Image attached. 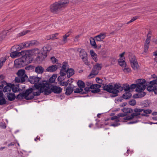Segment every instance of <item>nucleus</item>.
Returning <instances> with one entry per match:
<instances>
[{"mask_svg":"<svg viewBox=\"0 0 157 157\" xmlns=\"http://www.w3.org/2000/svg\"><path fill=\"white\" fill-rule=\"evenodd\" d=\"M57 77V75H53L49 80V82L53 83L55 81V79Z\"/></svg>","mask_w":157,"mask_h":157,"instance_id":"nucleus-37","label":"nucleus"},{"mask_svg":"<svg viewBox=\"0 0 157 157\" xmlns=\"http://www.w3.org/2000/svg\"><path fill=\"white\" fill-rule=\"evenodd\" d=\"M11 90L13 92L16 93L19 91V86L18 85H15L12 84Z\"/></svg>","mask_w":157,"mask_h":157,"instance_id":"nucleus-26","label":"nucleus"},{"mask_svg":"<svg viewBox=\"0 0 157 157\" xmlns=\"http://www.w3.org/2000/svg\"><path fill=\"white\" fill-rule=\"evenodd\" d=\"M59 83L60 86H66L68 85L67 81L66 82H63L62 81H61V82H59Z\"/></svg>","mask_w":157,"mask_h":157,"instance_id":"nucleus-49","label":"nucleus"},{"mask_svg":"<svg viewBox=\"0 0 157 157\" xmlns=\"http://www.w3.org/2000/svg\"><path fill=\"white\" fill-rule=\"evenodd\" d=\"M57 69V67L56 65H52L49 66L46 69L47 71L50 72H53L55 71Z\"/></svg>","mask_w":157,"mask_h":157,"instance_id":"nucleus-21","label":"nucleus"},{"mask_svg":"<svg viewBox=\"0 0 157 157\" xmlns=\"http://www.w3.org/2000/svg\"><path fill=\"white\" fill-rule=\"evenodd\" d=\"M146 87L145 85H137L136 90L137 92H141L145 89Z\"/></svg>","mask_w":157,"mask_h":157,"instance_id":"nucleus-18","label":"nucleus"},{"mask_svg":"<svg viewBox=\"0 0 157 157\" xmlns=\"http://www.w3.org/2000/svg\"><path fill=\"white\" fill-rule=\"evenodd\" d=\"M136 104V101L134 99L130 100L129 102V104L131 105H134Z\"/></svg>","mask_w":157,"mask_h":157,"instance_id":"nucleus-54","label":"nucleus"},{"mask_svg":"<svg viewBox=\"0 0 157 157\" xmlns=\"http://www.w3.org/2000/svg\"><path fill=\"white\" fill-rule=\"evenodd\" d=\"M77 84L79 87L83 89L85 87V84L81 80H78L77 82Z\"/></svg>","mask_w":157,"mask_h":157,"instance_id":"nucleus-32","label":"nucleus"},{"mask_svg":"<svg viewBox=\"0 0 157 157\" xmlns=\"http://www.w3.org/2000/svg\"><path fill=\"white\" fill-rule=\"evenodd\" d=\"M33 89L31 88L26 90L25 92L23 93L25 95V98L27 100H29L33 98Z\"/></svg>","mask_w":157,"mask_h":157,"instance_id":"nucleus-11","label":"nucleus"},{"mask_svg":"<svg viewBox=\"0 0 157 157\" xmlns=\"http://www.w3.org/2000/svg\"><path fill=\"white\" fill-rule=\"evenodd\" d=\"M74 71L72 69H68L67 71V75L68 78H69L74 75Z\"/></svg>","mask_w":157,"mask_h":157,"instance_id":"nucleus-25","label":"nucleus"},{"mask_svg":"<svg viewBox=\"0 0 157 157\" xmlns=\"http://www.w3.org/2000/svg\"><path fill=\"white\" fill-rule=\"evenodd\" d=\"M121 59L118 60V63L119 65L122 67L123 68L125 67H126V64L124 60Z\"/></svg>","mask_w":157,"mask_h":157,"instance_id":"nucleus-33","label":"nucleus"},{"mask_svg":"<svg viewBox=\"0 0 157 157\" xmlns=\"http://www.w3.org/2000/svg\"><path fill=\"white\" fill-rule=\"evenodd\" d=\"M39 50L36 49L33 50L25 51L22 56L19 59H17L14 61V66L17 68H20L25 66L30 63V57L33 55V53L37 54L39 57H40L39 53Z\"/></svg>","mask_w":157,"mask_h":157,"instance_id":"nucleus-1","label":"nucleus"},{"mask_svg":"<svg viewBox=\"0 0 157 157\" xmlns=\"http://www.w3.org/2000/svg\"><path fill=\"white\" fill-rule=\"evenodd\" d=\"M127 117H128V116H125V113H119L117 116H114L111 117V120H115L117 122L119 121H126L128 120H126L124 121V118Z\"/></svg>","mask_w":157,"mask_h":157,"instance_id":"nucleus-10","label":"nucleus"},{"mask_svg":"<svg viewBox=\"0 0 157 157\" xmlns=\"http://www.w3.org/2000/svg\"><path fill=\"white\" fill-rule=\"evenodd\" d=\"M35 71L38 74H41L44 72V69L42 66H38L36 67Z\"/></svg>","mask_w":157,"mask_h":157,"instance_id":"nucleus-16","label":"nucleus"},{"mask_svg":"<svg viewBox=\"0 0 157 157\" xmlns=\"http://www.w3.org/2000/svg\"><path fill=\"white\" fill-rule=\"evenodd\" d=\"M138 92L139 93V94H140L139 97H140V98L144 97L146 94L144 92Z\"/></svg>","mask_w":157,"mask_h":157,"instance_id":"nucleus-58","label":"nucleus"},{"mask_svg":"<svg viewBox=\"0 0 157 157\" xmlns=\"http://www.w3.org/2000/svg\"><path fill=\"white\" fill-rule=\"evenodd\" d=\"M66 76L63 75H61L59 76L58 78V80L59 82H61L64 80H65Z\"/></svg>","mask_w":157,"mask_h":157,"instance_id":"nucleus-47","label":"nucleus"},{"mask_svg":"<svg viewBox=\"0 0 157 157\" xmlns=\"http://www.w3.org/2000/svg\"><path fill=\"white\" fill-rule=\"evenodd\" d=\"M104 90L114 94L113 97L117 96V94L123 90V88L120 85L115 84L113 87L112 85H108L102 87Z\"/></svg>","mask_w":157,"mask_h":157,"instance_id":"nucleus-6","label":"nucleus"},{"mask_svg":"<svg viewBox=\"0 0 157 157\" xmlns=\"http://www.w3.org/2000/svg\"><path fill=\"white\" fill-rule=\"evenodd\" d=\"M7 33L6 31H3L2 33L0 34V40H3L5 38L6 35Z\"/></svg>","mask_w":157,"mask_h":157,"instance_id":"nucleus-39","label":"nucleus"},{"mask_svg":"<svg viewBox=\"0 0 157 157\" xmlns=\"http://www.w3.org/2000/svg\"><path fill=\"white\" fill-rule=\"evenodd\" d=\"M73 89L71 87H67L66 89L65 94L67 95H69L73 92Z\"/></svg>","mask_w":157,"mask_h":157,"instance_id":"nucleus-27","label":"nucleus"},{"mask_svg":"<svg viewBox=\"0 0 157 157\" xmlns=\"http://www.w3.org/2000/svg\"><path fill=\"white\" fill-rule=\"evenodd\" d=\"M25 98V95L24 93H20L16 97V98L18 100L22 99L23 98Z\"/></svg>","mask_w":157,"mask_h":157,"instance_id":"nucleus-41","label":"nucleus"},{"mask_svg":"<svg viewBox=\"0 0 157 157\" xmlns=\"http://www.w3.org/2000/svg\"><path fill=\"white\" fill-rule=\"evenodd\" d=\"M71 33V32L70 31L63 36L62 41L64 44H65L67 42V38L70 36Z\"/></svg>","mask_w":157,"mask_h":157,"instance_id":"nucleus-19","label":"nucleus"},{"mask_svg":"<svg viewBox=\"0 0 157 157\" xmlns=\"http://www.w3.org/2000/svg\"><path fill=\"white\" fill-rule=\"evenodd\" d=\"M102 67V64L97 63L94 66L91 73L88 76V78H91L94 77L98 74V71L101 70Z\"/></svg>","mask_w":157,"mask_h":157,"instance_id":"nucleus-7","label":"nucleus"},{"mask_svg":"<svg viewBox=\"0 0 157 157\" xmlns=\"http://www.w3.org/2000/svg\"><path fill=\"white\" fill-rule=\"evenodd\" d=\"M129 59L132 67L135 70L138 69L139 66L135 56L133 55L130 56Z\"/></svg>","mask_w":157,"mask_h":157,"instance_id":"nucleus-9","label":"nucleus"},{"mask_svg":"<svg viewBox=\"0 0 157 157\" xmlns=\"http://www.w3.org/2000/svg\"><path fill=\"white\" fill-rule=\"evenodd\" d=\"M105 37V34H100V35L96 36L95 38L96 40L100 41L104 39Z\"/></svg>","mask_w":157,"mask_h":157,"instance_id":"nucleus-20","label":"nucleus"},{"mask_svg":"<svg viewBox=\"0 0 157 157\" xmlns=\"http://www.w3.org/2000/svg\"><path fill=\"white\" fill-rule=\"evenodd\" d=\"M78 51L79 52V56L81 58L87 56L86 52L83 49L78 48Z\"/></svg>","mask_w":157,"mask_h":157,"instance_id":"nucleus-23","label":"nucleus"},{"mask_svg":"<svg viewBox=\"0 0 157 157\" xmlns=\"http://www.w3.org/2000/svg\"><path fill=\"white\" fill-rule=\"evenodd\" d=\"M15 47V46H14L12 47L11 48L12 52L10 53V56L12 58H16L18 57L21 56V55L24 54L25 53L24 51H22L21 52H19L18 51L20 50H18L16 48H13Z\"/></svg>","mask_w":157,"mask_h":157,"instance_id":"nucleus-8","label":"nucleus"},{"mask_svg":"<svg viewBox=\"0 0 157 157\" xmlns=\"http://www.w3.org/2000/svg\"><path fill=\"white\" fill-rule=\"evenodd\" d=\"M66 70L61 69L59 73L61 75H63L64 76H66Z\"/></svg>","mask_w":157,"mask_h":157,"instance_id":"nucleus-52","label":"nucleus"},{"mask_svg":"<svg viewBox=\"0 0 157 157\" xmlns=\"http://www.w3.org/2000/svg\"><path fill=\"white\" fill-rule=\"evenodd\" d=\"M26 79H25L24 78H22L19 76L16 77L15 78V81L16 82H24Z\"/></svg>","mask_w":157,"mask_h":157,"instance_id":"nucleus-28","label":"nucleus"},{"mask_svg":"<svg viewBox=\"0 0 157 157\" xmlns=\"http://www.w3.org/2000/svg\"><path fill=\"white\" fill-rule=\"evenodd\" d=\"M149 45L145 44L144 45V52H147L149 48Z\"/></svg>","mask_w":157,"mask_h":157,"instance_id":"nucleus-60","label":"nucleus"},{"mask_svg":"<svg viewBox=\"0 0 157 157\" xmlns=\"http://www.w3.org/2000/svg\"><path fill=\"white\" fill-rule=\"evenodd\" d=\"M126 111V112L127 113H131L133 112V110L132 109L129 108H127Z\"/></svg>","mask_w":157,"mask_h":157,"instance_id":"nucleus-57","label":"nucleus"},{"mask_svg":"<svg viewBox=\"0 0 157 157\" xmlns=\"http://www.w3.org/2000/svg\"><path fill=\"white\" fill-rule=\"evenodd\" d=\"M6 84L7 83L5 81L3 80L1 81L0 82V89L4 88V87L6 86Z\"/></svg>","mask_w":157,"mask_h":157,"instance_id":"nucleus-42","label":"nucleus"},{"mask_svg":"<svg viewBox=\"0 0 157 157\" xmlns=\"http://www.w3.org/2000/svg\"><path fill=\"white\" fill-rule=\"evenodd\" d=\"M30 46V42H25L22 43L21 44L19 45H15L13 48H16L18 50H21L23 48L28 47Z\"/></svg>","mask_w":157,"mask_h":157,"instance_id":"nucleus-12","label":"nucleus"},{"mask_svg":"<svg viewBox=\"0 0 157 157\" xmlns=\"http://www.w3.org/2000/svg\"><path fill=\"white\" fill-rule=\"evenodd\" d=\"M137 85H145V80L144 79H139L136 81Z\"/></svg>","mask_w":157,"mask_h":157,"instance_id":"nucleus-29","label":"nucleus"},{"mask_svg":"<svg viewBox=\"0 0 157 157\" xmlns=\"http://www.w3.org/2000/svg\"><path fill=\"white\" fill-rule=\"evenodd\" d=\"M68 67V64L66 62H64L63 63V66L61 69L66 70V69H67Z\"/></svg>","mask_w":157,"mask_h":157,"instance_id":"nucleus-45","label":"nucleus"},{"mask_svg":"<svg viewBox=\"0 0 157 157\" xmlns=\"http://www.w3.org/2000/svg\"><path fill=\"white\" fill-rule=\"evenodd\" d=\"M130 89H134V88H136H136L137 84H132L130 86Z\"/></svg>","mask_w":157,"mask_h":157,"instance_id":"nucleus-62","label":"nucleus"},{"mask_svg":"<svg viewBox=\"0 0 157 157\" xmlns=\"http://www.w3.org/2000/svg\"><path fill=\"white\" fill-rule=\"evenodd\" d=\"M96 81L97 83L99 84H101L102 83V80L99 78H96Z\"/></svg>","mask_w":157,"mask_h":157,"instance_id":"nucleus-56","label":"nucleus"},{"mask_svg":"<svg viewBox=\"0 0 157 157\" xmlns=\"http://www.w3.org/2000/svg\"><path fill=\"white\" fill-rule=\"evenodd\" d=\"M38 44V42L37 41L35 40L32 41L30 42V46L36 45Z\"/></svg>","mask_w":157,"mask_h":157,"instance_id":"nucleus-51","label":"nucleus"},{"mask_svg":"<svg viewBox=\"0 0 157 157\" xmlns=\"http://www.w3.org/2000/svg\"><path fill=\"white\" fill-rule=\"evenodd\" d=\"M122 70L124 71V72L125 73H129L131 71V69L126 66V67H124L123 68Z\"/></svg>","mask_w":157,"mask_h":157,"instance_id":"nucleus-44","label":"nucleus"},{"mask_svg":"<svg viewBox=\"0 0 157 157\" xmlns=\"http://www.w3.org/2000/svg\"><path fill=\"white\" fill-rule=\"evenodd\" d=\"M137 18H138L137 17H133L131 19V20L129 21L127 23V24H128L130 23L131 22H133V21H135V20L137 19Z\"/></svg>","mask_w":157,"mask_h":157,"instance_id":"nucleus-55","label":"nucleus"},{"mask_svg":"<svg viewBox=\"0 0 157 157\" xmlns=\"http://www.w3.org/2000/svg\"><path fill=\"white\" fill-rule=\"evenodd\" d=\"M41 79V78L32 76L29 78V81L31 83L34 84V86L36 89H39L40 88L41 91L43 92L42 89L44 88L45 84H46L47 82L44 81L41 82H40Z\"/></svg>","mask_w":157,"mask_h":157,"instance_id":"nucleus-4","label":"nucleus"},{"mask_svg":"<svg viewBox=\"0 0 157 157\" xmlns=\"http://www.w3.org/2000/svg\"><path fill=\"white\" fill-rule=\"evenodd\" d=\"M125 91H129L130 90V87L129 85L126 84L124 85L123 87H121Z\"/></svg>","mask_w":157,"mask_h":157,"instance_id":"nucleus-38","label":"nucleus"},{"mask_svg":"<svg viewBox=\"0 0 157 157\" xmlns=\"http://www.w3.org/2000/svg\"><path fill=\"white\" fill-rule=\"evenodd\" d=\"M90 53L92 59L95 62H97L98 60L97 54L92 50L90 51Z\"/></svg>","mask_w":157,"mask_h":157,"instance_id":"nucleus-24","label":"nucleus"},{"mask_svg":"<svg viewBox=\"0 0 157 157\" xmlns=\"http://www.w3.org/2000/svg\"><path fill=\"white\" fill-rule=\"evenodd\" d=\"M155 86L154 85H150L148 86L147 88V90L149 91H154Z\"/></svg>","mask_w":157,"mask_h":157,"instance_id":"nucleus-40","label":"nucleus"},{"mask_svg":"<svg viewBox=\"0 0 157 157\" xmlns=\"http://www.w3.org/2000/svg\"><path fill=\"white\" fill-rule=\"evenodd\" d=\"M73 79L72 78H70L67 81L68 84H69L70 85L71 84V83L73 81Z\"/></svg>","mask_w":157,"mask_h":157,"instance_id":"nucleus-63","label":"nucleus"},{"mask_svg":"<svg viewBox=\"0 0 157 157\" xmlns=\"http://www.w3.org/2000/svg\"><path fill=\"white\" fill-rule=\"evenodd\" d=\"M90 43L91 45L93 46L94 48H96L97 46L96 44L95 40L92 38H90Z\"/></svg>","mask_w":157,"mask_h":157,"instance_id":"nucleus-34","label":"nucleus"},{"mask_svg":"<svg viewBox=\"0 0 157 157\" xmlns=\"http://www.w3.org/2000/svg\"><path fill=\"white\" fill-rule=\"evenodd\" d=\"M83 89L82 88H77L75 89L74 90V92L76 93H81V94H83L85 93V92H83Z\"/></svg>","mask_w":157,"mask_h":157,"instance_id":"nucleus-35","label":"nucleus"},{"mask_svg":"<svg viewBox=\"0 0 157 157\" xmlns=\"http://www.w3.org/2000/svg\"><path fill=\"white\" fill-rule=\"evenodd\" d=\"M69 3L68 0H60L56 2L50 6V11L54 13H58L63 10Z\"/></svg>","mask_w":157,"mask_h":157,"instance_id":"nucleus-2","label":"nucleus"},{"mask_svg":"<svg viewBox=\"0 0 157 157\" xmlns=\"http://www.w3.org/2000/svg\"><path fill=\"white\" fill-rule=\"evenodd\" d=\"M134 113H132L131 115L124 118V121L139 118L140 115L147 117V114H150L152 112V111L151 109L144 110L140 109H135L134 110Z\"/></svg>","mask_w":157,"mask_h":157,"instance_id":"nucleus-3","label":"nucleus"},{"mask_svg":"<svg viewBox=\"0 0 157 157\" xmlns=\"http://www.w3.org/2000/svg\"><path fill=\"white\" fill-rule=\"evenodd\" d=\"M40 88V90H38V89H37V90H35L34 91H33V94L32 95L33 96V97L35 96L39 95L40 94V93L41 92L44 93V92H42L41 91L40 88Z\"/></svg>","mask_w":157,"mask_h":157,"instance_id":"nucleus-30","label":"nucleus"},{"mask_svg":"<svg viewBox=\"0 0 157 157\" xmlns=\"http://www.w3.org/2000/svg\"><path fill=\"white\" fill-rule=\"evenodd\" d=\"M7 97L8 100L11 101L14 100L16 98L14 94L10 93L7 94Z\"/></svg>","mask_w":157,"mask_h":157,"instance_id":"nucleus-17","label":"nucleus"},{"mask_svg":"<svg viewBox=\"0 0 157 157\" xmlns=\"http://www.w3.org/2000/svg\"><path fill=\"white\" fill-rule=\"evenodd\" d=\"M101 86L97 84L92 85L90 87V89H92L91 92L92 93H95L99 92L100 91V88Z\"/></svg>","mask_w":157,"mask_h":157,"instance_id":"nucleus-13","label":"nucleus"},{"mask_svg":"<svg viewBox=\"0 0 157 157\" xmlns=\"http://www.w3.org/2000/svg\"><path fill=\"white\" fill-rule=\"evenodd\" d=\"M43 51L42 52V54L44 55L45 57L47 56V52L49 51L51 49V47L49 45H47L44 47L43 48Z\"/></svg>","mask_w":157,"mask_h":157,"instance_id":"nucleus-14","label":"nucleus"},{"mask_svg":"<svg viewBox=\"0 0 157 157\" xmlns=\"http://www.w3.org/2000/svg\"><path fill=\"white\" fill-rule=\"evenodd\" d=\"M29 31V30H25L19 33L18 34L19 36H22L26 34Z\"/></svg>","mask_w":157,"mask_h":157,"instance_id":"nucleus-50","label":"nucleus"},{"mask_svg":"<svg viewBox=\"0 0 157 157\" xmlns=\"http://www.w3.org/2000/svg\"><path fill=\"white\" fill-rule=\"evenodd\" d=\"M51 59L53 63H55L56 62L57 59L54 57H52Z\"/></svg>","mask_w":157,"mask_h":157,"instance_id":"nucleus-61","label":"nucleus"},{"mask_svg":"<svg viewBox=\"0 0 157 157\" xmlns=\"http://www.w3.org/2000/svg\"><path fill=\"white\" fill-rule=\"evenodd\" d=\"M150 84L151 85L157 84V76L152 81L150 82Z\"/></svg>","mask_w":157,"mask_h":157,"instance_id":"nucleus-48","label":"nucleus"},{"mask_svg":"<svg viewBox=\"0 0 157 157\" xmlns=\"http://www.w3.org/2000/svg\"><path fill=\"white\" fill-rule=\"evenodd\" d=\"M45 85L44 88L42 89V90L46 95H48L52 92L59 94L62 91V89L58 86L50 85L47 82Z\"/></svg>","mask_w":157,"mask_h":157,"instance_id":"nucleus-5","label":"nucleus"},{"mask_svg":"<svg viewBox=\"0 0 157 157\" xmlns=\"http://www.w3.org/2000/svg\"><path fill=\"white\" fill-rule=\"evenodd\" d=\"M25 71L24 70L21 69L19 70L17 73L18 76L24 78L25 79H26L27 78V75L25 74Z\"/></svg>","mask_w":157,"mask_h":157,"instance_id":"nucleus-15","label":"nucleus"},{"mask_svg":"<svg viewBox=\"0 0 157 157\" xmlns=\"http://www.w3.org/2000/svg\"><path fill=\"white\" fill-rule=\"evenodd\" d=\"M6 101L4 98H0V105H2L5 104H6Z\"/></svg>","mask_w":157,"mask_h":157,"instance_id":"nucleus-46","label":"nucleus"},{"mask_svg":"<svg viewBox=\"0 0 157 157\" xmlns=\"http://www.w3.org/2000/svg\"><path fill=\"white\" fill-rule=\"evenodd\" d=\"M59 35V33H56L54 34H53L50 35V38L52 39V40L54 39H58V38H56L55 37H57Z\"/></svg>","mask_w":157,"mask_h":157,"instance_id":"nucleus-53","label":"nucleus"},{"mask_svg":"<svg viewBox=\"0 0 157 157\" xmlns=\"http://www.w3.org/2000/svg\"><path fill=\"white\" fill-rule=\"evenodd\" d=\"M6 59V58L2 57L0 59V69L2 67Z\"/></svg>","mask_w":157,"mask_h":157,"instance_id":"nucleus-36","label":"nucleus"},{"mask_svg":"<svg viewBox=\"0 0 157 157\" xmlns=\"http://www.w3.org/2000/svg\"><path fill=\"white\" fill-rule=\"evenodd\" d=\"M154 55L155 56L154 60L157 63V51L154 53Z\"/></svg>","mask_w":157,"mask_h":157,"instance_id":"nucleus-64","label":"nucleus"},{"mask_svg":"<svg viewBox=\"0 0 157 157\" xmlns=\"http://www.w3.org/2000/svg\"><path fill=\"white\" fill-rule=\"evenodd\" d=\"M12 84L9 83H7L6 85L4 87L3 91L4 92H6L10 91L11 90Z\"/></svg>","mask_w":157,"mask_h":157,"instance_id":"nucleus-22","label":"nucleus"},{"mask_svg":"<svg viewBox=\"0 0 157 157\" xmlns=\"http://www.w3.org/2000/svg\"><path fill=\"white\" fill-rule=\"evenodd\" d=\"M151 31H149L148 34L147 35V39H148L151 40Z\"/></svg>","mask_w":157,"mask_h":157,"instance_id":"nucleus-59","label":"nucleus"},{"mask_svg":"<svg viewBox=\"0 0 157 157\" xmlns=\"http://www.w3.org/2000/svg\"><path fill=\"white\" fill-rule=\"evenodd\" d=\"M131 96V94L129 92H128L125 93L123 94V97L124 99H127L130 98Z\"/></svg>","mask_w":157,"mask_h":157,"instance_id":"nucleus-31","label":"nucleus"},{"mask_svg":"<svg viewBox=\"0 0 157 157\" xmlns=\"http://www.w3.org/2000/svg\"><path fill=\"white\" fill-rule=\"evenodd\" d=\"M81 58L82 59L83 61L87 65H89V63L88 62L87 60V56L83 57Z\"/></svg>","mask_w":157,"mask_h":157,"instance_id":"nucleus-43","label":"nucleus"}]
</instances>
